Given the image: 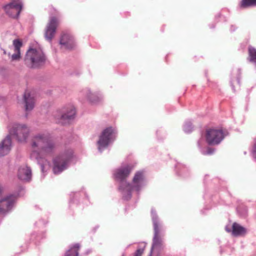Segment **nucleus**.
I'll return each instance as SVG.
<instances>
[{
  "instance_id": "6e6552de",
  "label": "nucleus",
  "mask_w": 256,
  "mask_h": 256,
  "mask_svg": "<svg viewBox=\"0 0 256 256\" xmlns=\"http://www.w3.org/2000/svg\"><path fill=\"white\" fill-rule=\"evenodd\" d=\"M21 0H12V2L4 6L6 13L10 17L18 18L22 8Z\"/></svg>"
},
{
  "instance_id": "7ed1b4c3",
  "label": "nucleus",
  "mask_w": 256,
  "mask_h": 256,
  "mask_svg": "<svg viewBox=\"0 0 256 256\" xmlns=\"http://www.w3.org/2000/svg\"><path fill=\"white\" fill-rule=\"evenodd\" d=\"M154 236L150 250V256H162L164 248L163 241L161 234V228L156 220H153Z\"/></svg>"
},
{
  "instance_id": "9b49d317",
  "label": "nucleus",
  "mask_w": 256,
  "mask_h": 256,
  "mask_svg": "<svg viewBox=\"0 0 256 256\" xmlns=\"http://www.w3.org/2000/svg\"><path fill=\"white\" fill-rule=\"evenodd\" d=\"M132 169V167L130 165L120 168L116 170L114 176L116 179L122 182L128 176Z\"/></svg>"
},
{
  "instance_id": "bb28decb",
  "label": "nucleus",
  "mask_w": 256,
  "mask_h": 256,
  "mask_svg": "<svg viewBox=\"0 0 256 256\" xmlns=\"http://www.w3.org/2000/svg\"><path fill=\"white\" fill-rule=\"evenodd\" d=\"M214 148H208L206 150V154H211L214 152Z\"/></svg>"
},
{
  "instance_id": "4be33fe9",
  "label": "nucleus",
  "mask_w": 256,
  "mask_h": 256,
  "mask_svg": "<svg viewBox=\"0 0 256 256\" xmlns=\"http://www.w3.org/2000/svg\"><path fill=\"white\" fill-rule=\"evenodd\" d=\"M256 5V0H242L240 6L245 8Z\"/></svg>"
},
{
  "instance_id": "1a4fd4ad",
  "label": "nucleus",
  "mask_w": 256,
  "mask_h": 256,
  "mask_svg": "<svg viewBox=\"0 0 256 256\" xmlns=\"http://www.w3.org/2000/svg\"><path fill=\"white\" fill-rule=\"evenodd\" d=\"M114 130L112 127L104 129L99 138L98 142V148L107 146L110 142Z\"/></svg>"
},
{
  "instance_id": "f03ea898",
  "label": "nucleus",
  "mask_w": 256,
  "mask_h": 256,
  "mask_svg": "<svg viewBox=\"0 0 256 256\" xmlns=\"http://www.w3.org/2000/svg\"><path fill=\"white\" fill-rule=\"evenodd\" d=\"M46 60V56L38 45L30 46L24 58L26 64L30 68H38L43 66Z\"/></svg>"
},
{
  "instance_id": "a878e982",
  "label": "nucleus",
  "mask_w": 256,
  "mask_h": 256,
  "mask_svg": "<svg viewBox=\"0 0 256 256\" xmlns=\"http://www.w3.org/2000/svg\"><path fill=\"white\" fill-rule=\"evenodd\" d=\"M252 156L254 158H256V142L254 144L252 150Z\"/></svg>"
},
{
  "instance_id": "cd10ccee",
  "label": "nucleus",
  "mask_w": 256,
  "mask_h": 256,
  "mask_svg": "<svg viewBox=\"0 0 256 256\" xmlns=\"http://www.w3.org/2000/svg\"><path fill=\"white\" fill-rule=\"evenodd\" d=\"M236 28V27L234 26H232L230 28L231 31H234Z\"/></svg>"
},
{
  "instance_id": "ddd939ff",
  "label": "nucleus",
  "mask_w": 256,
  "mask_h": 256,
  "mask_svg": "<svg viewBox=\"0 0 256 256\" xmlns=\"http://www.w3.org/2000/svg\"><path fill=\"white\" fill-rule=\"evenodd\" d=\"M60 44L64 49L70 50L75 46L74 38L70 34H63L60 38Z\"/></svg>"
},
{
  "instance_id": "f257e3e1",
  "label": "nucleus",
  "mask_w": 256,
  "mask_h": 256,
  "mask_svg": "<svg viewBox=\"0 0 256 256\" xmlns=\"http://www.w3.org/2000/svg\"><path fill=\"white\" fill-rule=\"evenodd\" d=\"M30 146V157L36 160L52 154L56 148L54 142L46 134L34 136L31 139Z\"/></svg>"
},
{
  "instance_id": "423d86ee",
  "label": "nucleus",
  "mask_w": 256,
  "mask_h": 256,
  "mask_svg": "<svg viewBox=\"0 0 256 256\" xmlns=\"http://www.w3.org/2000/svg\"><path fill=\"white\" fill-rule=\"evenodd\" d=\"M144 180V175L142 172H137L133 178L134 186L130 184H126L122 182L120 186V189L122 191V192L128 193L130 198V194L132 191L134 190L139 191L140 189L141 184L140 183Z\"/></svg>"
},
{
  "instance_id": "2eb2a0df",
  "label": "nucleus",
  "mask_w": 256,
  "mask_h": 256,
  "mask_svg": "<svg viewBox=\"0 0 256 256\" xmlns=\"http://www.w3.org/2000/svg\"><path fill=\"white\" fill-rule=\"evenodd\" d=\"M12 140L10 136H7L0 144V154L6 155L10 150Z\"/></svg>"
},
{
  "instance_id": "9d476101",
  "label": "nucleus",
  "mask_w": 256,
  "mask_h": 256,
  "mask_svg": "<svg viewBox=\"0 0 256 256\" xmlns=\"http://www.w3.org/2000/svg\"><path fill=\"white\" fill-rule=\"evenodd\" d=\"M58 25V20L54 17L50 18L44 33L45 38L48 40L50 42L54 38Z\"/></svg>"
},
{
  "instance_id": "b1692460",
  "label": "nucleus",
  "mask_w": 256,
  "mask_h": 256,
  "mask_svg": "<svg viewBox=\"0 0 256 256\" xmlns=\"http://www.w3.org/2000/svg\"><path fill=\"white\" fill-rule=\"evenodd\" d=\"M82 94L85 96H90V95L94 94L89 88H86L82 90Z\"/></svg>"
},
{
  "instance_id": "dca6fc26",
  "label": "nucleus",
  "mask_w": 256,
  "mask_h": 256,
  "mask_svg": "<svg viewBox=\"0 0 256 256\" xmlns=\"http://www.w3.org/2000/svg\"><path fill=\"white\" fill-rule=\"evenodd\" d=\"M32 172L30 169L27 166L21 167L18 172V178L22 180H29L31 178Z\"/></svg>"
},
{
  "instance_id": "5701e85b",
  "label": "nucleus",
  "mask_w": 256,
  "mask_h": 256,
  "mask_svg": "<svg viewBox=\"0 0 256 256\" xmlns=\"http://www.w3.org/2000/svg\"><path fill=\"white\" fill-rule=\"evenodd\" d=\"M142 246L140 248H138L136 252H135L134 256H142L143 254L145 248L146 246V243H142Z\"/></svg>"
},
{
  "instance_id": "39448f33",
  "label": "nucleus",
  "mask_w": 256,
  "mask_h": 256,
  "mask_svg": "<svg viewBox=\"0 0 256 256\" xmlns=\"http://www.w3.org/2000/svg\"><path fill=\"white\" fill-rule=\"evenodd\" d=\"M224 138V132L218 128H208L206 130V141L208 145H218Z\"/></svg>"
},
{
  "instance_id": "f3484780",
  "label": "nucleus",
  "mask_w": 256,
  "mask_h": 256,
  "mask_svg": "<svg viewBox=\"0 0 256 256\" xmlns=\"http://www.w3.org/2000/svg\"><path fill=\"white\" fill-rule=\"evenodd\" d=\"M14 53L11 56V60L12 61L18 60L20 58V48L22 44L18 40H14L13 41Z\"/></svg>"
},
{
  "instance_id": "c85d7f7f",
  "label": "nucleus",
  "mask_w": 256,
  "mask_h": 256,
  "mask_svg": "<svg viewBox=\"0 0 256 256\" xmlns=\"http://www.w3.org/2000/svg\"><path fill=\"white\" fill-rule=\"evenodd\" d=\"M2 187L0 184V194L2 193Z\"/></svg>"
},
{
  "instance_id": "6ab92c4d",
  "label": "nucleus",
  "mask_w": 256,
  "mask_h": 256,
  "mask_svg": "<svg viewBox=\"0 0 256 256\" xmlns=\"http://www.w3.org/2000/svg\"><path fill=\"white\" fill-rule=\"evenodd\" d=\"M20 101L24 105L26 111L31 110L34 106L35 100L34 97H22Z\"/></svg>"
},
{
  "instance_id": "c756f323",
  "label": "nucleus",
  "mask_w": 256,
  "mask_h": 256,
  "mask_svg": "<svg viewBox=\"0 0 256 256\" xmlns=\"http://www.w3.org/2000/svg\"><path fill=\"white\" fill-rule=\"evenodd\" d=\"M4 54H6V50H4Z\"/></svg>"
},
{
  "instance_id": "0eeeda50",
  "label": "nucleus",
  "mask_w": 256,
  "mask_h": 256,
  "mask_svg": "<svg viewBox=\"0 0 256 256\" xmlns=\"http://www.w3.org/2000/svg\"><path fill=\"white\" fill-rule=\"evenodd\" d=\"M10 132L20 142H25L30 135V128L24 124H14Z\"/></svg>"
},
{
  "instance_id": "393cba45",
  "label": "nucleus",
  "mask_w": 256,
  "mask_h": 256,
  "mask_svg": "<svg viewBox=\"0 0 256 256\" xmlns=\"http://www.w3.org/2000/svg\"><path fill=\"white\" fill-rule=\"evenodd\" d=\"M99 100L98 97H88V101L91 104H94Z\"/></svg>"
},
{
  "instance_id": "a211bd4d",
  "label": "nucleus",
  "mask_w": 256,
  "mask_h": 256,
  "mask_svg": "<svg viewBox=\"0 0 256 256\" xmlns=\"http://www.w3.org/2000/svg\"><path fill=\"white\" fill-rule=\"evenodd\" d=\"M247 232L246 229L236 222L232 226V234L235 236H244Z\"/></svg>"
},
{
  "instance_id": "f8f14e48",
  "label": "nucleus",
  "mask_w": 256,
  "mask_h": 256,
  "mask_svg": "<svg viewBox=\"0 0 256 256\" xmlns=\"http://www.w3.org/2000/svg\"><path fill=\"white\" fill-rule=\"evenodd\" d=\"M14 202V198L12 196H7L0 200V214H4L12 208Z\"/></svg>"
},
{
  "instance_id": "412c9836",
  "label": "nucleus",
  "mask_w": 256,
  "mask_h": 256,
  "mask_svg": "<svg viewBox=\"0 0 256 256\" xmlns=\"http://www.w3.org/2000/svg\"><path fill=\"white\" fill-rule=\"evenodd\" d=\"M80 245L75 244L72 246L65 254V256H78Z\"/></svg>"
},
{
  "instance_id": "4468645a",
  "label": "nucleus",
  "mask_w": 256,
  "mask_h": 256,
  "mask_svg": "<svg viewBox=\"0 0 256 256\" xmlns=\"http://www.w3.org/2000/svg\"><path fill=\"white\" fill-rule=\"evenodd\" d=\"M76 110L73 106L68 107L61 116V122L63 124L68 122L74 118Z\"/></svg>"
},
{
  "instance_id": "aec40b11",
  "label": "nucleus",
  "mask_w": 256,
  "mask_h": 256,
  "mask_svg": "<svg viewBox=\"0 0 256 256\" xmlns=\"http://www.w3.org/2000/svg\"><path fill=\"white\" fill-rule=\"evenodd\" d=\"M240 70L237 69L233 72L230 80V86L234 91V86L238 87L240 84Z\"/></svg>"
},
{
  "instance_id": "20e7f679",
  "label": "nucleus",
  "mask_w": 256,
  "mask_h": 256,
  "mask_svg": "<svg viewBox=\"0 0 256 256\" xmlns=\"http://www.w3.org/2000/svg\"><path fill=\"white\" fill-rule=\"evenodd\" d=\"M72 150H68L53 159V171L55 174H60L66 168L68 162L72 158Z\"/></svg>"
}]
</instances>
